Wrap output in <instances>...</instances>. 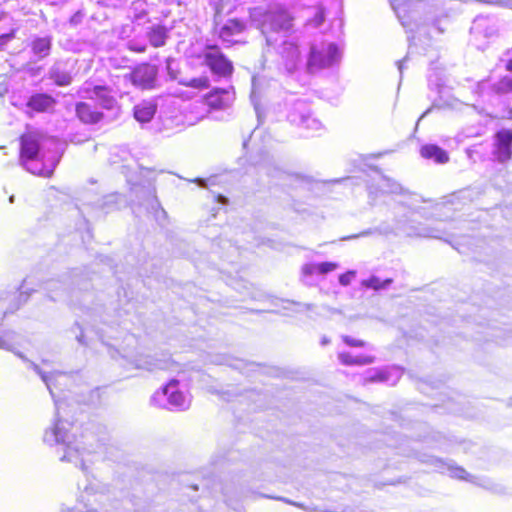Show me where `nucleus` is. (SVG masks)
<instances>
[{
	"instance_id": "nucleus-1",
	"label": "nucleus",
	"mask_w": 512,
	"mask_h": 512,
	"mask_svg": "<svg viewBox=\"0 0 512 512\" xmlns=\"http://www.w3.org/2000/svg\"><path fill=\"white\" fill-rule=\"evenodd\" d=\"M19 335L13 330L0 329V349L14 353L18 358L28 364L40 376L54 400L56 412L52 425L47 428L43 435V441L49 446H58L63 455L60 460L74 463L80 466L83 473L88 477V466L86 454L96 453L98 449L105 446L109 435L105 426L89 422L84 427L80 436L77 432L82 428L76 422L66 418V407L69 400H75L79 404L95 405L100 402V388L81 390L80 394L70 391L69 394L59 396L56 390L62 392V386L67 387L74 378V375L55 371L44 372L36 363L30 361L23 353L16 350ZM87 484L80 491L76 505L72 508L61 506V512H119V503L110 501L109 486L96 479L87 478Z\"/></svg>"
},
{
	"instance_id": "nucleus-2",
	"label": "nucleus",
	"mask_w": 512,
	"mask_h": 512,
	"mask_svg": "<svg viewBox=\"0 0 512 512\" xmlns=\"http://www.w3.org/2000/svg\"><path fill=\"white\" fill-rule=\"evenodd\" d=\"M391 4L402 26L412 33L408 36L410 42L415 39V34H425L429 38L441 35L449 23L446 15L438 13L426 1L396 0Z\"/></svg>"
},
{
	"instance_id": "nucleus-3",
	"label": "nucleus",
	"mask_w": 512,
	"mask_h": 512,
	"mask_svg": "<svg viewBox=\"0 0 512 512\" xmlns=\"http://www.w3.org/2000/svg\"><path fill=\"white\" fill-rule=\"evenodd\" d=\"M61 158L59 143L37 133L20 137L19 163L29 173L51 177Z\"/></svg>"
},
{
	"instance_id": "nucleus-4",
	"label": "nucleus",
	"mask_w": 512,
	"mask_h": 512,
	"mask_svg": "<svg viewBox=\"0 0 512 512\" xmlns=\"http://www.w3.org/2000/svg\"><path fill=\"white\" fill-rule=\"evenodd\" d=\"M398 450L399 454L417 459L420 463L430 467L434 472L448 473L451 478L467 481L494 494L505 495L508 493L507 488L503 484L497 483L485 476L471 475L451 459L439 458L422 452L410 444H407L406 447H399Z\"/></svg>"
},
{
	"instance_id": "nucleus-5",
	"label": "nucleus",
	"mask_w": 512,
	"mask_h": 512,
	"mask_svg": "<svg viewBox=\"0 0 512 512\" xmlns=\"http://www.w3.org/2000/svg\"><path fill=\"white\" fill-rule=\"evenodd\" d=\"M442 223H435L433 225L419 223L417 225L409 224L406 221L396 220L394 225L388 223H381L380 225L372 228L365 229L357 234H352L341 238V240H353L362 237H369L375 235H389L395 234L396 231H402L407 236H418L426 238L442 239L445 233L441 227Z\"/></svg>"
},
{
	"instance_id": "nucleus-6",
	"label": "nucleus",
	"mask_w": 512,
	"mask_h": 512,
	"mask_svg": "<svg viewBox=\"0 0 512 512\" xmlns=\"http://www.w3.org/2000/svg\"><path fill=\"white\" fill-rule=\"evenodd\" d=\"M186 53L188 58L206 66L217 79L228 78L233 73L232 61L225 56L217 45L206 43L199 48L192 46Z\"/></svg>"
},
{
	"instance_id": "nucleus-7",
	"label": "nucleus",
	"mask_w": 512,
	"mask_h": 512,
	"mask_svg": "<svg viewBox=\"0 0 512 512\" xmlns=\"http://www.w3.org/2000/svg\"><path fill=\"white\" fill-rule=\"evenodd\" d=\"M258 171L264 173L269 180L270 185L280 186L282 188L293 189L303 185L306 179L298 174L289 173L280 168L274 158L267 152H261L260 159L254 162Z\"/></svg>"
},
{
	"instance_id": "nucleus-8",
	"label": "nucleus",
	"mask_w": 512,
	"mask_h": 512,
	"mask_svg": "<svg viewBox=\"0 0 512 512\" xmlns=\"http://www.w3.org/2000/svg\"><path fill=\"white\" fill-rule=\"evenodd\" d=\"M130 202L134 213L136 208H144L147 213L153 214L157 221L167 216L156 196V188L150 181L144 184L135 183L131 186Z\"/></svg>"
},
{
	"instance_id": "nucleus-9",
	"label": "nucleus",
	"mask_w": 512,
	"mask_h": 512,
	"mask_svg": "<svg viewBox=\"0 0 512 512\" xmlns=\"http://www.w3.org/2000/svg\"><path fill=\"white\" fill-rule=\"evenodd\" d=\"M171 28L158 22H150L143 28V36L135 37L127 42L130 51L144 53L148 46L160 48L170 39Z\"/></svg>"
},
{
	"instance_id": "nucleus-10",
	"label": "nucleus",
	"mask_w": 512,
	"mask_h": 512,
	"mask_svg": "<svg viewBox=\"0 0 512 512\" xmlns=\"http://www.w3.org/2000/svg\"><path fill=\"white\" fill-rule=\"evenodd\" d=\"M70 285L77 286L78 290H87L88 288V283L80 278L79 274L74 270L69 275L64 276L63 279L47 281L44 289L52 301L70 298V302L73 303V298H77V291L75 288H72L70 291Z\"/></svg>"
},
{
	"instance_id": "nucleus-11",
	"label": "nucleus",
	"mask_w": 512,
	"mask_h": 512,
	"mask_svg": "<svg viewBox=\"0 0 512 512\" xmlns=\"http://www.w3.org/2000/svg\"><path fill=\"white\" fill-rule=\"evenodd\" d=\"M179 381L172 379L151 397V404L168 410L184 411L190 406V399L179 390Z\"/></svg>"
},
{
	"instance_id": "nucleus-12",
	"label": "nucleus",
	"mask_w": 512,
	"mask_h": 512,
	"mask_svg": "<svg viewBox=\"0 0 512 512\" xmlns=\"http://www.w3.org/2000/svg\"><path fill=\"white\" fill-rule=\"evenodd\" d=\"M287 120L290 124L308 132L318 131L322 123L313 116L311 106L305 99H293L287 103Z\"/></svg>"
},
{
	"instance_id": "nucleus-13",
	"label": "nucleus",
	"mask_w": 512,
	"mask_h": 512,
	"mask_svg": "<svg viewBox=\"0 0 512 512\" xmlns=\"http://www.w3.org/2000/svg\"><path fill=\"white\" fill-rule=\"evenodd\" d=\"M473 92L480 103L494 106L499 103L502 95L512 92V77L504 76L498 81L483 79L477 83Z\"/></svg>"
},
{
	"instance_id": "nucleus-14",
	"label": "nucleus",
	"mask_w": 512,
	"mask_h": 512,
	"mask_svg": "<svg viewBox=\"0 0 512 512\" xmlns=\"http://www.w3.org/2000/svg\"><path fill=\"white\" fill-rule=\"evenodd\" d=\"M341 52L336 43L312 44L307 58L306 69L309 73L330 67L340 61Z\"/></svg>"
},
{
	"instance_id": "nucleus-15",
	"label": "nucleus",
	"mask_w": 512,
	"mask_h": 512,
	"mask_svg": "<svg viewBox=\"0 0 512 512\" xmlns=\"http://www.w3.org/2000/svg\"><path fill=\"white\" fill-rule=\"evenodd\" d=\"M369 170L373 175H367L368 178L365 182L371 204H375L382 195L402 193V186L393 179L385 176L378 167H369Z\"/></svg>"
},
{
	"instance_id": "nucleus-16",
	"label": "nucleus",
	"mask_w": 512,
	"mask_h": 512,
	"mask_svg": "<svg viewBox=\"0 0 512 512\" xmlns=\"http://www.w3.org/2000/svg\"><path fill=\"white\" fill-rule=\"evenodd\" d=\"M122 198L117 193H111L102 197H95L90 192L83 195L81 213H87L99 218L119 208Z\"/></svg>"
},
{
	"instance_id": "nucleus-17",
	"label": "nucleus",
	"mask_w": 512,
	"mask_h": 512,
	"mask_svg": "<svg viewBox=\"0 0 512 512\" xmlns=\"http://www.w3.org/2000/svg\"><path fill=\"white\" fill-rule=\"evenodd\" d=\"M292 26V17L285 10L268 11L262 16L260 30L266 38L268 46H273L276 39L269 34L272 32L287 31Z\"/></svg>"
},
{
	"instance_id": "nucleus-18",
	"label": "nucleus",
	"mask_w": 512,
	"mask_h": 512,
	"mask_svg": "<svg viewBox=\"0 0 512 512\" xmlns=\"http://www.w3.org/2000/svg\"><path fill=\"white\" fill-rule=\"evenodd\" d=\"M493 158L499 163H506L512 158V129L501 128L492 137Z\"/></svg>"
},
{
	"instance_id": "nucleus-19",
	"label": "nucleus",
	"mask_w": 512,
	"mask_h": 512,
	"mask_svg": "<svg viewBox=\"0 0 512 512\" xmlns=\"http://www.w3.org/2000/svg\"><path fill=\"white\" fill-rule=\"evenodd\" d=\"M76 61L73 59H59L54 61L47 72V78L56 86L65 87L72 83Z\"/></svg>"
},
{
	"instance_id": "nucleus-20",
	"label": "nucleus",
	"mask_w": 512,
	"mask_h": 512,
	"mask_svg": "<svg viewBox=\"0 0 512 512\" xmlns=\"http://www.w3.org/2000/svg\"><path fill=\"white\" fill-rule=\"evenodd\" d=\"M127 77L136 87L153 89L157 84L158 67L150 63H142L136 66Z\"/></svg>"
},
{
	"instance_id": "nucleus-21",
	"label": "nucleus",
	"mask_w": 512,
	"mask_h": 512,
	"mask_svg": "<svg viewBox=\"0 0 512 512\" xmlns=\"http://www.w3.org/2000/svg\"><path fill=\"white\" fill-rule=\"evenodd\" d=\"M497 31L496 19L494 17L478 15L474 18L470 28L471 41L480 48V40L494 37Z\"/></svg>"
},
{
	"instance_id": "nucleus-22",
	"label": "nucleus",
	"mask_w": 512,
	"mask_h": 512,
	"mask_svg": "<svg viewBox=\"0 0 512 512\" xmlns=\"http://www.w3.org/2000/svg\"><path fill=\"white\" fill-rule=\"evenodd\" d=\"M338 264L336 262L324 261L320 263H306L302 267L301 280L306 286H314L317 284V280L314 275H327L328 273L336 270Z\"/></svg>"
},
{
	"instance_id": "nucleus-23",
	"label": "nucleus",
	"mask_w": 512,
	"mask_h": 512,
	"mask_svg": "<svg viewBox=\"0 0 512 512\" xmlns=\"http://www.w3.org/2000/svg\"><path fill=\"white\" fill-rule=\"evenodd\" d=\"M279 53L284 61L286 72L292 76L301 63V53L298 45L293 41L284 40L280 46Z\"/></svg>"
},
{
	"instance_id": "nucleus-24",
	"label": "nucleus",
	"mask_w": 512,
	"mask_h": 512,
	"mask_svg": "<svg viewBox=\"0 0 512 512\" xmlns=\"http://www.w3.org/2000/svg\"><path fill=\"white\" fill-rule=\"evenodd\" d=\"M154 9V4L147 0H134L128 8V17L137 26H146L151 21L150 14Z\"/></svg>"
},
{
	"instance_id": "nucleus-25",
	"label": "nucleus",
	"mask_w": 512,
	"mask_h": 512,
	"mask_svg": "<svg viewBox=\"0 0 512 512\" xmlns=\"http://www.w3.org/2000/svg\"><path fill=\"white\" fill-rule=\"evenodd\" d=\"M93 98L97 101L98 105L110 111L113 118H116L120 114V106L116 98L111 94V90L104 85H96L92 90Z\"/></svg>"
},
{
	"instance_id": "nucleus-26",
	"label": "nucleus",
	"mask_w": 512,
	"mask_h": 512,
	"mask_svg": "<svg viewBox=\"0 0 512 512\" xmlns=\"http://www.w3.org/2000/svg\"><path fill=\"white\" fill-rule=\"evenodd\" d=\"M133 365L137 369L147 371L166 370L171 367L172 360L169 354H162L160 358L152 355H140L133 360Z\"/></svg>"
},
{
	"instance_id": "nucleus-27",
	"label": "nucleus",
	"mask_w": 512,
	"mask_h": 512,
	"mask_svg": "<svg viewBox=\"0 0 512 512\" xmlns=\"http://www.w3.org/2000/svg\"><path fill=\"white\" fill-rule=\"evenodd\" d=\"M403 374V369L398 366H387L381 369L370 370L366 380L370 382L386 383L390 386L396 385Z\"/></svg>"
},
{
	"instance_id": "nucleus-28",
	"label": "nucleus",
	"mask_w": 512,
	"mask_h": 512,
	"mask_svg": "<svg viewBox=\"0 0 512 512\" xmlns=\"http://www.w3.org/2000/svg\"><path fill=\"white\" fill-rule=\"evenodd\" d=\"M52 45L53 37L51 35L33 36L28 45L32 54V61L36 63L47 58L51 54Z\"/></svg>"
},
{
	"instance_id": "nucleus-29",
	"label": "nucleus",
	"mask_w": 512,
	"mask_h": 512,
	"mask_svg": "<svg viewBox=\"0 0 512 512\" xmlns=\"http://www.w3.org/2000/svg\"><path fill=\"white\" fill-rule=\"evenodd\" d=\"M205 99L207 105L212 109H226L234 100V92L232 89L213 88Z\"/></svg>"
},
{
	"instance_id": "nucleus-30",
	"label": "nucleus",
	"mask_w": 512,
	"mask_h": 512,
	"mask_svg": "<svg viewBox=\"0 0 512 512\" xmlns=\"http://www.w3.org/2000/svg\"><path fill=\"white\" fill-rule=\"evenodd\" d=\"M56 99L48 93H34L26 103L27 108L37 113H46L54 109Z\"/></svg>"
},
{
	"instance_id": "nucleus-31",
	"label": "nucleus",
	"mask_w": 512,
	"mask_h": 512,
	"mask_svg": "<svg viewBox=\"0 0 512 512\" xmlns=\"http://www.w3.org/2000/svg\"><path fill=\"white\" fill-rule=\"evenodd\" d=\"M157 112V103L154 100H143L133 108L135 120L141 124L150 122Z\"/></svg>"
},
{
	"instance_id": "nucleus-32",
	"label": "nucleus",
	"mask_w": 512,
	"mask_h": 512,
	"mask_svg": "<svg viewBox=\"0 0 512 512\" xmlns=\"http://www.w3.org/2000/svg\"><path fill=\"white\" fill-rule=\"evenodd\" d=\"M75 111L79 120L85 124H96L104 117L102 112L94 110L92 106L86 102H78Z\"/></svg>"
},
{
	"instance_id": "nucleus-33",
	"label": "nucleus",
	"mask_w": 512,
	"mask_h": 512,
	"mask_svg": "<svg viewBox=\"0 0 512 512\" xmlns=\"http://www.w3.org/2000/svg\"><path fill=\"white\" fill-rule=\"evenodd\" d=\"M420 154L423 158L433 160L437 164H444L449 160L447 151L437 144L423 145L420 149Z\"/></svg>"
},
{
	"instance_id": "nucleus-34",
	"label": "nucleus",
	"mask_w": 512,
	"mask_h": 512,
	"mask_svg": "<svg viewBox=\"0 0 512 512\" xmlns=\"http://www.w3.org/2000/svg\"><path fill=\"white\" fill-rule=\"evenodd\" d=\"M338 359L341 364L352 366L372 364L375 360V357L370 355L353 356L350 352H339Z\"/></svg>"
},
{
	"instance_id": "nucleus-35",
	"label": "nucleus",
	"mask_w": 512,
	"mask_h": 512,
	"mask_svg": "<svg viewBox=\"0 0 512 512\" xmlns=\"http://www.w3.org/2000/svg\"><path fill=\"white\" fill-rule=\"evenodd\" d=\"M417 442H422L429 447L443 450H446L448 445L447 437L440 432H431L417 440Z\"/></svg>"
},
{
	"instance_id": "nucleus-36",
	"label": "nucleus",
	"mask_w": 512,
	"mask_h": 512,
	"mask_svg": "<svg viewBox=\"0 0 512 512\" xmlns=\"http://www.w3.org/2000/svg\"><path fill=\"white\" fill-rule=\"evenodd\" d=\"M216 363L220 365H228L242 373H245L246 371H252L256 366L254 363H248L242 359H235L229 356H220V360H217Z\"/></svg>"
},
{
	"instance_id": "nucleus-37",
	"label": "nucleus",
	"mask_w": 512,
	"mask_h": 512,
	"mask_svg": "<svg viewBox=\"0 0 512 512\" xmlns=\"http://www.w3.org/2000/svg\"><path fill=\"white\" fill-rule=\"evenodd\" d=\"M264 83H265L264 77H260V76L252 77V89H251V93H250V99L255 108L258 119L260 118L258 106H259V100H260L261 94H262V86Z\"/></svg>"
},
{
	"instance_id": "nucleus-38",
	"label": "nucleus",
	"mask_w": 512,
	"mask_h": 512,
	"mask_svg": "<svg viewBox=\"0 0 512 512\" xmlns=\"http://www.w3.org/2000/svg\"><path fill=\"white\" fill-rule=\"evenodd\" d=\"M221 492L225 497V501L228 505H232V500H241L248 496V491L244 490L242 486H233L225 485L221 487Z\"/></svg>"
},
{
	"instance_id": "nucleus-39",
	"label": "nucleus",
	"mask_w": 512,
	"mask_h": 512,
	"mask_svg": "<svg viewBox=\"0 0 512 512\" xmlns=\"http://www.w3.org/2000/svg\"><path fill=\"white\" fill-rule=\"evenodd\" d=\"M392 282V278L381 279L376 275H371L370 277L362 281V285L366 288L373 289L375 291H380L389 288Z\"/></svg>"
},
{
	"instance_id": "nucleus-40",
	"label": "nucleus",
	"mask_w": 512,
	"mask_h": 512,
	"mask_svg": "<svg viewBox=\"0 0 512 512\" xmlns=\"http://www.w3.org/2000/svg\"><path fill=\"white\" fill-rule=\"evenodd\" d=\"M245 28L244 23L239 19L228 20L221 28V35H234L241 33Z\"/></svg>"
},
{
	"instance_id": "nucleus-41",
	"label": "nucleus",
	"mask_w": 512,
	"mask_h": 512,
	"mask_svg": "<svg viewBox=\"0 0 512 512\" xmlns=\"http://www.w3.org/2000/svg\"><path fill=\"white\" fill-rule=\"evenodd\" d=\"M179 83L183 86L194 88V89H205L209 86V79L206 76L193 77L189 80H179Z\"/></svg>"
},
{
	"instance_id": "nucleus-42",
	"label": "nucleus",
	"mask_w": 512,
	"mask_h": 512,
	"mask_svg": "<svg viewBox=\"0 0 512 512\" xmlns=\"http://www.w3.org/2000/svg\"><path fill=\"white\" fill-rule=\"evenodd\" d=\"M28 299V295L25 293V292H20L19 294H13V299H12V302H13V305L10 307V308H7L2 316L0 317V320H3V318L8 314V313H13L14 311L18 310L19 307L25 303Z\"/></svg>"
},
{
	"instance_id": "nucleus-43",
	"label": "nucleus",
	"mask_w": 512,
	"mask_h": 512,
	"mask_svg": "<svg viewBox=\"0 0 512 512\" xmlns=\"http://www.w3.org/2000/svg\"><path fill=\"white\" fill-rule=\"evenodd\" d=\"M326 18V11L322 6L316 8L315 14L312 19L309 20V24L314 28L321 26Z\"/></svg>"
},
{
	"instance_id": "nucleus-44",
	"label": "nucleus",
	"mask_w": 512,
	"mask_h": 512,
	"mask_svg": "<svg viewBox=\"0 0 512 512\" xmlns=\"http://www.w3.org/2000/svg\"><path fill=\"white\" fill-rule=\"evenodd\" d=\"M499 63L509 72H512V48L508 49L499 59Z\"/></svg>"
},
{
	"instance_id": "nucleus-45",
	"label": "nucleus",
	"mask_w": 512,
	"mask_h": 512,
	"mask_svg": "<svg viewBox=\"0 0 512 512\" xmlns=\"http://www.w3.org/2000/svg\"><path fill=\"white\" fill-rule=\"evenodd\" d=\"M342 340L347 346H350V347H364L365 346L364 341L355 339L348 335L342 336Z\"/></svg>"
},
{
	"instance_id": "nucleus-46",
	"label": "nucleus",
	"mask_w": 512,
	"mask_h": 512,
	"mask_svg": "<svg viewBox=\"0 0 512 512\" xmlns=\"http://www.w3.org/2000/svg\"><path fill=\"white\" fill-rule=\"evenodd\" d=\"M355 277L354 271H347L339 275L338 280L342 286H348Z\"/></svg>"
},
{
	"instance_id": "nucleus-47",
	"label": "nucleus",
	"mask_w": 512,
	"mask_h": 512,
	"mask_svg": "<svg viewBox=\"0 0 512 512\" xmlns=\"http://www.w3.org/2000/svg\"><path fill=\"white\" fill-rule=\"evenodd\" d=\"M175 60L171 57L166 59V70L172 80L177 79V71L174 69Z\"/></svg>"
},
{
	"instance_id": "nucleus-48",
	"label": "nucleus",
	"mask_w": 512,
	"mask_h": 512,
	"mask_svg": "<svg viewBox=\"0 0 512 512\" xmlns=\"http://www.w3.org/2000/svg\"><path fill=\"white\" fill-rule=\"evenodd\" d=\"M288 303L293 304L297 306L296 312H302L304 310H311L314 306L313 304H306V303H300V302H294V301H288Z\"/></svg>"
},
{
	"instance_id": "nucleus-49",
	"label": "nucleus",
	"mask_w": 512,
	"mask_h": 512,
	"mask_svg": "<svg viewBox=\"0 0 512 512\" xmlns=\"http://www.w3.org/2000/svg\"><path fill=\"white\" fill-rule=\"evenodd\" d=\"M75 329H77L79 331V334H76V336H75L78 343L81 345H86L87 343L85 341L82 327L77 322L75 323Z\"/></svg>"
},
{
	"instance_id": "nucleus-50",
	"label": "nucleus",
	"mask_w": 512,
	"mask_h": 512,
	"mask_svg": "<svg viewBox=\"0 0 512 512\" xmlns=\"http://www.w3.org/2000/svg\"><path fill=\"white\" fill-rule=\"evenodd\" d=\"M82 18H83V14L81 13V11H77L76 13H74L71 16L70 23L73 25H77L82 21Z\"/></svg>"
},
{
	"instance_id": "nucleus-51",
	"label": "nucleus",
	"mask_w": 512,
	"mask_h": 512,
	"mask_svg": "<svg viewBox=\"0 0 512 512\" xmlns=\"http://www.w3.org/2000/svg\"><path fill=\"white\" fill-rule=\"evenodd\" d=\"M14 38L13 33H5L0 36V43L5 44Z\"/></svg>"
},
{
	"instance_id": "nucleus-52",
	"label": "nucleus",
	"mask_w": 512,
	"mask_h": 512,
	"mask_svg": "<svg viewBox=\"0 0 512 512\" xmlns=\"http://www.w3.org/2000/svg\"><path fill=\"white\" fill-rule=\"evenodd\" d=\"M212 181H213L212 178H210V179L196 178L194 180V182L197 183V185L200 187H206L208 185V182H212Z\"/></svg>"
},
{
	"instance_id": "nucleus-53",
	"label": "nucleus",
	"mask_w": 512,
	"mask_h": 512,
	"mask_svg": "<svg viewBox=\"0 0 512 512\" xmlns=\"http://www.w3.org/2000/svg\"><path fill=\"white\" fill-rule=\"evenodd\" d=\"M408 56L404 57L402 60L397 61L398 70L400 73V79L402 78L403 70H404V64L407 61Z\"/></svg>"
},
{
	"instance_id": "nucleus-54",
	"label": "nucleus",
	"mask_w": 512,
	"mask_h": 512,
	"mask_svg": "<svg viewBox=\"0 0 512 512\" xmlns=\"http://www.w3.org/2000/svg\"><path fill=\"white\" fill-rule=\"evenodd\" d=\"M218 202L224 205L228 202V199L223 195H218Z\"/></svg>"
},
{
	"instance_id": "nucleus-55",
	"label": "nucleus",
	"mask_w": 512,
	"mask_h": 512,
	"mask_svg": "<svg viewBox=\"0 0 512 512\" xmlns=\"http://www.w3.org/2000/svg\"><path fill=\"white\" fill-rule=\"evenodd\" d=\"M328 343H330V340L327 338V337H322L321 339V345H327Z\"/></svg>"
},
{
	"instance_id": "nucleus-56",
	"label": "nucleus",
	"mask_w": 512,
	"mask_h": 512,
	"mask_svg": "<svg viewBox=\"0 0 512 512\" xmlns=\"http://www.w3.org/2000/svg\"><path fill=\"white\" fill-rule=\"evenodd\" d=\"M431 111V109H427L421 116L420 118L418 119V121H420L423 117H425L429 112Z\"/></svg>"
},
{
	"instance_id": "nucleus-57",
	"label": "nucleus",
	"mask_w": 512,
	"mask_h": 512,
	"mask_svg": "<svg viewBox=\"0 0 512 512\" xmlns=\"http://www.w3.org/2000/svg\"><path fill=\"white\" fill-rule=\"evenodd\" d=\"M247 144H248V141H247V140H245V141L243 142V147H244V148H246V147H247Z\"/></svg>"
},
{
	"instance_id": "nucleus-58",
	"label": "nucleus",
	"mask_w": 512,
	"mask_h": 512,
	"mask_svg": "<svg viewBox=\"0 0 512 512\" xmlns=\"http://www.w3.org/2000/svg\"><path fill=\"white\" fill-rule=\"evenodd\" d=\"M9 201H10L11 203H12V202H14V196H13V195H12V196H10Z\"/></svg>"
},
{
	"instance_id": "nucleus-59",
	"label": "nucleus",
	"mask_w": 512,
	"mask_h": 512,
	"mask_svg": "<svg viewBox=\"0 0 512 512\" xmlns=\"http://www.w3.org/2000/svg\"><path fill=\"white\" fill-rule=\"evenodd\" d=\"M285 502H287L288 504H293V505H297L296 503H293L291 501H288V500H284Z\"/></svg>"
},
{
	"instance_id": "nucleus-60",
	"label": "nucleus",
	"mask_w": 512,
	"mask_h": 512,
	"mask_svg": "<svg viewBox=\"0 0 512 512\" xmlns=\"http://www.w3.org/2000/svg\"><path fill=\"white\" fill-rule=\"evenodd\" d=\"M191 487H192L194 490H198V489H199L197 485H193V486H191Z\"/></svg>"
},
{
	"instance_id": "nucleus-61",
	"label": "nucleus",
	"mask_w": 512,
	"mask_h": 512,
	"mask_svg": "<svg viewBox=\"0 0 512 512\" xmlns=\"http://www.w3.org/2000/svg\"><path fill=\"white\" fill-rule=\"evenodd\" d=\"M509 117L512 119V108L509 111Z\"/></svg>"
},
{
	"instance_id": "nucleus-62",
	"label": "nucleus",
	"mask_w": 512,
	"mask_h": 512,
	"mask_svg": "<svg viewBox=\"0 0 512 512\" xmlns=\"http://www.w3.org/2000/svg\"><path fill=\"white\" fill-rule=\"evenodd\" d=\"M0 308L2 309L3 308V301L0 300Z\"/></svg>"
},
{
	"instance_id": "nucleus-63",
	"label": "nucleus",
	"mask_w": 512,
	"mask_h": 512,
	"mask_svg": "<svg viewBox=\"0 0 512 512\" xmlns=\"http://www.w3.org/2000/svg\"><path fill=\"white\" fill-rule=\"evenodd\" d=\"M381 155V153H378L377 155H373V157H380Z\"/></svg>"
}]
</instances>
